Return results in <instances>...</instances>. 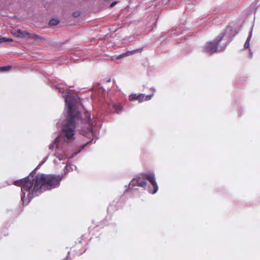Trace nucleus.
I'll return each mask as SVG.
<instances>
[{
	"label": "nucleus",
	"mask_w": 260,
	"mask_h": 260,
	"mask_svg": "<svg viewBox=\"0 0 260 260\" xmlns=\"http://www.w3.org/2000/svg\"><path fill=\"white\" fill-rule=\"evenodd\" d=\"M57 88L65 99L68 115L64 119H60L57 122V126L60 128L59 137L49 146L50 149L54 150L53 162L55 165L64 164L66 159L70 157L68 144L76 138V123L79 117L78 108L80 105L77 96L72 95L69 91L62 90L61 87Z\"/></svg>",
	"instance_id": "nucleus-1"
},
{
	"label": "nucleus",
	"mask_w": 260,
	"mask_h": 260,
	"mask_svg": "<svg viewBox=\"0 0 260 260\" xmlns=\"http://www.w3.org/2000/svg\"><path fill=\"white\" fill-rule=\"evenodd\" d=\"M70 169L73 170V169L71 168L70 164L69 162H67L65 167V169L64 170V173H67L68 172L70 171Z\"/></svg>",
	"instance_id": "nucleus-15"
},
{
	"label": "nucleus",
	"mask_w": 260,
	"mask_h": 260,
	"mask_svg": "<svg viewBox=\"0 0 260 260\" xmlns=\"http://www.w3.org/2000/svg\"><path fill=\"white\" fill-rule=\"evenodd\" d=\"M80 15V12L79 11H76L73 13V16L75 17H77Z\"/></svg>",
	"instance_id": "nucleus-17"
},
{
	"label": "nucleus",
	"mask_w": 260,
	"mask_h": 260,
	"mask_svg": "<svg viewBox=\"0 0 260 260\" xmlns=\"http://www.w3.org/2000/svg\"><path fill=\"white\" fill-rule=\"evenodd\" d=\"M137 51V50H133V51H132L131 53H136Z\"/></svg>",
	"instance_id": "nucleus-22"
},
{
	"label": "nucleus",
	"mask_w": 260,
	"mask_h": 260,
	"mask_svg": "<svg viewBox=\"0 0 260 260\" xmlns=\"http://www.w3.org/2000/svg\"><path fill=\"white\" fill-rule=\"evenodd\" d=\"M145 179H147L151 184L153 189L149 188L148 191L150 193L154 194L157 190L158 187L155 180V175L153 173H148L143 175Z\"/></svg>",
	"instance_id": "nucleus-5"
},
{
	"label": "nucleus",
	"mask_w": 260,
	"mask_h": 260,
	"mask_svg": "<svg viewBox=\"0 0 260 260\" xmlns=\"http://www.w3.org/2000/svg\"><path fill=\"white\" fill-rule=\"evenodd\" d=\"M129 185L134 187V186H138V183L137 181V178L133 179L130 182Z\"/></svg>",
	"instance_id": "nucleus-13"
},
{
	"label": "nucleus",
	"mask_w": 260,
	"mask_h": 260,
	"mask_svg": "<svg viewBox=\"0 0 260 260\" xmlns=\"http://www.w3.org/2000/svg\"><path fill=\"white\" fill-rule=\"evenodd\" d=\"M59 21L56 19H52L50 20L49 24L51 25H55L58 23Z\"/></svg>",
	"instance_id": "nucleus-16"
},
{
	"label": "nucleus",
	"mask_w": 260,
	"mask_h": 260,
	"mask_svg": "<svg viewBox=\"0 0 260 260\" xmlns=\"http://www.w3.org/2000/svg\"><path fill=\"white\" fill-rule=\"evenodd\" d=\"M128 55H129V52H127L126 53H123V54L119 55V56L118 57V58H120L125 57Z\"/></svg>",
	"instance_id": "nucleus-18"
},
{
	"label": "nucleus",
	"mask_w": 260,
	"mask_h": 260,
	"mask_svg": "<svg viewBox=\"0 0 260 260\" xmlns=\"http://www.w3.org/2000/svg\"><path fill=\"white\" fill-rule=\"evenodd\" d=\"M62 179L60 175L39 174L35 178L27 177L14 182L16 186L21 187V201L27 205L31 199L46 190H50L59 186Z\"/></svg>",
	"instance_id": "nucleus-2"
},
{
	"label": "nucleus",
	"mask_w": 260,
	"mask_h": 260,
	"mask_svg": "<svg viewBox=\"0 0 260 260\" xmlns=\"http://www.w3.org/2000/svg\"><path fill=\"white\" fill-rule=\"evenodd\" d=\"M4 42H6V38H0V42L2 43H3Z\"/></svg>",
	"instance_id": "nucleus-19"
},
{
	"label": "nucleus",
	"mask_w": 260,
	"mask_h": 260,
	"mask_svg": "<svg viewBox=\"0 0 260 260\" xmlns=\"http://www.w3.org/2000/svg\"><path fill=\"white\" fill-rule=\"evenodd\" d=\"M28 39H33L35 41H39L41 39V38L37 35L29 33Z\"/></svg>",
	"instance_id": "nucleus-10"
},
{
	"label": "nucleus",
	"mask_w": 260,
	"mask_h": 260,
	"mask_svg": "<svg viewBox=\"0 0 260 260\" xmlns=\"http://www.w3.org/2000/svg\"><path fill=\"white\" fill-rule=\"evenodd\" d=\"M138 183V186L141 187H143L146 186V182L145 181V179L143 177V176L142 175V177H137Z\"/></svg>",
	"instance_id": "nucleus-8"
},
{
	"label": "nucleus",
	"mask_w": 260,
	"mask_h": 260,
	"mask_svg": "<svg viewBox=\"0 0 260 260\" xmlns=\"http://www.w3.org/2000/svg\"><path fill=\"white\" fill-rule=\"evenodd\" d=\"M139 94L132 93L129 95L128 99L130 101L138 100Z\"/></svg>",
	"instance_id": "nucleus-11"
},
{
	"label": "nucleus",
	"mask_w": 260,
	"mask_h": 260,
	"mask_svg": "<svg viewBox=\"0 0 260 260\" xmlns=\"http://www.w3.org/2000/svg\"><path fill=\"white\" fill-rule=\"evenodd\" d=\"M252 33V27L251 28V29L249 32V36H248V38H247V40L245 43L244 47L245 49L248 48L249 47V43H250V40L251 38Z\"/></svg>",
	"instance_id": "nucleus-9"
},
{
	"label": "nucleus",
	"mask_w": 260,
	"mask_h": 260,
	"mask_svg": "<svg viewBox=\"0 0 260 260\" xmlns=\"http://www.w3.org/2000/svg\"><path fill=\"white\" fill-rule=\"evenodd\" d=\"M223 37L224 34L221 33L213 41L207 42L203 47L204 52L208 54H212L224 50L226 45L220 44Z\"/></svg>",
	"instance_id": "nucleus-4"
},
{
	"label": "nucleus",
	"mask_w": 260,
	"mask_h": 260,
	"mask_svg": "<svg viewBox=\"0 0 260 260\" xmlns=\"http://www.w3.org/2000/svg\"><path fill=\"white\" fill-rule=\"evenodd\" d=\"M12 41V39L11 38H6V42H11Z\"/></svg>",
	"instance_id": "nucleus-21"
},
{
	"label": "nucleus",
	"mask_w": 260,
	"mask_h": 260,
	"mask_svg": "<svg viewBox=\"0 0 260 260\" xmlns=\"http://www.w3.org/2000/svg\"><path fill=\"white\" fill-rule=\"evenodd\" d=\"M84 120L87 125L82 130L83 135L89 138L96 137L100 125L97 118L94 117L91 118L90 113L86 111L85 113Z\"/></svg>",
	"instance_id": "nucleus-3"
},
{
	"label": "nucleus",
	"mask_w": 260,
	"mask_h": 260,
	"mask_svg": "<svg viewBox=\"0 0 260 260\" xmlns=\"http://www.w3.org/2000/svg\"><path fill=\"white\" fill-rule=\"evenodd\" d=\"M153 96V94L146 95L144 94H139L138 95V100L140 103H142L144 101L150 100Z\"/></svg>",
	"instance_id": "nucleus-7"
},
{
	"label": "nucleus",
	"mask_w": 260,
	"mask_h": 260,
	"mask_svg": "<svg viewBox=\"0 0 260 260\" xmlns=\"http://www.w3.org/2000/svg\"><path fill=\"white\" fill-rule=\"evenodd\" d=\"M116 4H117V2L115 1V2H113V3L111 4L110 7H113L114 6H115Z\"/></svg>",
	"instance_id": "nucleus-20"
},
{
	"label": "nucleus",
	"mask_w": 260,
	"mask_h": 260,
	"mask_svg": "<svg viewBox=\"0 0 260 260\" xmlns=\"http://www.w3.org/2000/svg\"><path fill=\"white\" fill-rule=\"evenodd\" d=\"M113 108L117 113H119L122 110V107L120 105H114Z\"/></svg>",
	"instance_id": "nucleus-12"
},
{
	"label": "nucleus",
	"mask_w": 260,
	"mask_h": 260,
	"mask_svg": "<svg viewBox=\"0 0 260 260\" xmlns=\"http://www.w3.org/2000/svg\"><path fill=\"white\" fill-rule=\"evenodd\" d=\"M14 35L18 38L28 39L29 33L25 30L18 29L16 30Z\"/></svg>",
	"instance_id": "nucleus-6"
},
{
	"label": "nucleus",
	"mask_w": 260,
	"mask_h": 260,
	"mask_svg": "<svg viewBox=\"0 0 260 260\" xmlns=\"http://www.w3.org/2000/svg\"><path fill=\"white\" fill-rule=\"evenodd\" d=\"M11 68V66H5V67H2L0 68V71L3 72H5L8 71Z\"/></svg>",
	"instance_id": "nucleus-14"
}]
</instances>
